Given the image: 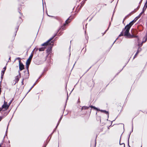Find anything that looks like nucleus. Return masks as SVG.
Returning a JSON list of instances; mask_svg holds the SVG:
<instances>
[{
	"instance_id": "nucleus-1",
	"label": "nucleus",
	"mask_w": 147,
	"mask_h": 147,
	"mask_svg": "<svg viewBox=\"0 0 147 147\" xmlns=\"http://www.w3.org/2000/svg\"><path fill=\"white\" fill-rule=\"evenodd\" d=\"M136 20H134L131 21L125 27L124 31V35L129 38L132 37L131 36L129 33V32L130 28L133 24L136 22Z\"/></svg>"
},
{
	"instance_id": "nucleus-2",
	"label": "nucleus",
	"mask_w": 147,
	"mask_h": 147,
	"mask_svg": "<svg viewBox=\"0 0 147 147\" xmlns=\"http://www.w3.org/2000/svg\"><path fill=\"white\" fill-rule=\"evenodd\" d=\"M53 42L51 41V40H49L47 42L42 45V46H45L46 45H52Z\"/></svg>"
},
{
	"instance_id": "nucleus-3",
	"label": "nucleus",
	"mask_w": 147,
	"mask_h": 147,
	"mask_svg": "<svg viewBox=\"0 0 147 147\" xmlns=\"http://www.w3.org/2000/svg\"><path fill=\"white\" fill-rule=\"evenodd\" d=\"M19 69L20 71L23 70L24 68V65L21 62V61H19Z\"/></svg>"
},
{
	"instance_id": "nucleus-4",
	"label": "nucleus",
	"mask_w": 147,
	"mask_h": 147,
	"mask_svg": "<svg viewBox=\"0 0 147 147\" xmlns=\"http://www.w3.org/2000/svg\"><path fill=\"white\" fill-rule=\"evenodd\" d=\"M9 106L7 104V103L6 102H4V104L2 106V107L3 108L7 109L8 108Z\"/></svg>"
},
{
	"instance_id": "nucleus-5",
	"label": "nucleus",
	"mask_w": 147,
	"mask_h": 147,
	"mask_svg": "<svg viewBox=\"0 0 147 147\" xmlns=\"http://www.w3.org/2000/svg\"><path fill=\"white\" fill-rule=\"evenodd\" d=\"M31 61L29 60L28 59L26 62V65L27 68H28V67Z\"/></svg>"
},
{
	"instance_id": "nucleus-6",
	"label": "nucleus",
	"mask_w": 147,
	"mask_h": 147,
	"mask_svg": "<svg viewBox=\"0 0 147 147\" xmlns=\"http://www.w3.org/2000/svg\"><path fill=\"white\" fill-rule=\"evenodd\" d=\"M6 67H4L3 69V70L2 71L1 73V75L2 76H3L4 74V72L6 70Z\"/></svg>"
},
{
	"instance_id": "nucleus-7",
	"label": "nucleus",
	"mask_w": 147,
	"mask_h": 147,
	"mask_svg": "<svg viewBox=\"0 0 147 147\" xmlns=\"http://www.w3.org/2000/svg\"><path fill=\"white\" fill-rule=\"evenodd\" d=\"M90 107H91L92 108H93L94 109H96V110L97 111H98L99 110V109H98L97 108L95 107H94V106H91Z\"/></svg>"
},
{
	"instance_id": "nucleus-8",
	"label": "nucleus",
	"mask_w": 147,
	"mask_h": 147,
	"mask_svg": "<svg viewBox=\"0 0 147 147\" xmlns=\"http://www.w3.org/2000/svg\"><path fill=\"white\" fill-rule=\"evenodd\" d=\"M90 107H91L92 108H93L94 109H96V110L97 111H98L99 110V109H98L97 108L95 107H94V106H91Z\"/></svg>"
},
{
	"instance_id": "nucleus-9",
	"label": "nucleus",
	"mask_w": 147,
	"mask_h": 147,
	"mask_svg": "<svg viewBox=\"0 0 147 147\" xmlns=\"http://www.w3.org/2000/svg\"><path fill=\"white\" fill-rule=\"evenodd\" d=\"M98 111H101V112H103L105 113H107V114L108 113V112L107 111H104V110H99H99Z\"/></svg>"
},
{
	"instance_id": "nucleus-10",
	"label": "nucleus",
	"mask_w": 147,
	"mask_h": 147,
	"mask_svg": "<svg viewBox=\"0 0 147 147\" xmlns=\"http://www.w3.org/2000/svg\"><path fill=\"white\" fill-rule=\"evenodd\" d=\"M45 48H39V50L40 51H43L44 50Z\"/></svg>"
},
{
	"instance_id": "nucleus-11",
	"label": "nucleus",
	"mask_w": 147,
	"mask_h": 147,
	"mask_svg": "<svg viewBox=\"0 0 147 147\" xmlns=\"http://www.w3.org/2000/svg\"><path fill=\"white\" fill-rule=\"evenodd\" d=\"M16 82H18L19 80V76H16Z\"/></svg>"
},
{
	"instance_id": "nucleus-12",
	"label": "nucleus",
	"mask_w": 147,
	"mask_h": 147,
	"mask_svg": "<svg viewBox=\"0 0 147 147\" xmlns=\"http://www.w3.org/2000/svg\"><path fill=\"white\" fill-rule=\"evenodd\" d=\"M32 57V55H31L29 57V58L28 59L31 61Z\"/></svg>"
},
{
	"instance_id": "nucleus-13",
	"label": "nucleus",
	"mask_w": 147,
	"mask_h": 147,
	"mask_svg": "<svg viewBox=\"0 0 147 147\" xmlns=\"http://www.w3.org/2000/svg\"><path fill=\"white\" fill-rule=\"evenodd\" d=\"M120 145H123L124 147H125V144L123 143H121L120 142Z\"/></svg>"
},
{
	"instance_id": "nucleus-14",
	"label": "nucleus",
	"mask_w": 147,
	"mask_h": 147,
	"mask_svg": "<svg viewBox=\"0 0 147 147\" xmlns=\"http://www.w3.org/2000/svg\"><path fill=\"white\" fill-rule=\"evenodd\" d=\"M145 7H146V8H147V1L145 5Z\"/></svg>"
},
{
	"instance_id": "nucleus-15",
	"label": "nucleus",
	"mask_w": 147,
	"mask_h": 147,
	"mask_svg": "<svg viewBox=\"0 0 147 147\" xmlns=\"http://www.w3.org/2000/svg\"><path fill=\"white\" fill-rule=\"evenodd\" d=\"M68 19L65 22L66 23H67V24L68 23V22H68Z\"/></svg>"
},
{
	"instance_id": "nucleus-16",
	"label": "nucleus",
	"mask_w": 147,
	"mask_h": 147,
	"mask_svg": "<svg viewBox=\"0 0 147 147\" xmlns=\"http://www.w3.org/2000/svg\"><path fill=\"white\" fill-rule=\"evenodd\" d=\"M123 35V34L122 33H121V34L120 35H119V36H122Z\"/></svg>"
},
{
	"instance_id": "nucleus-17",
	"label": "nucleus",
	"mask_w": 147,
	"mask_h": 147,
	"mask_svg": "<svg viewBox=\"0 0 147 147\" xmlns=\"http://www.w3.org/2000/svg\"><path fill=\"white\" fill-rule=\"evenodd\" d=\"M10 58H11V57H9V60L10 61Z\"/></svg>"
},
{
	"instance_id": "nucleus-18",
	"label": "nucleus",
	"mask_w": 147,
	"mask_h": 147,
	"mask_svg": "<svg viewBox=\"0 0 147 147\" xmlns=\"http://www.w3.org/2000/svg\"><path fill=\"white\" fill-rule=\"evenodd\" d=\"M1 117H0V121L1 120Z\"/></svg>"
}]
</instances>
